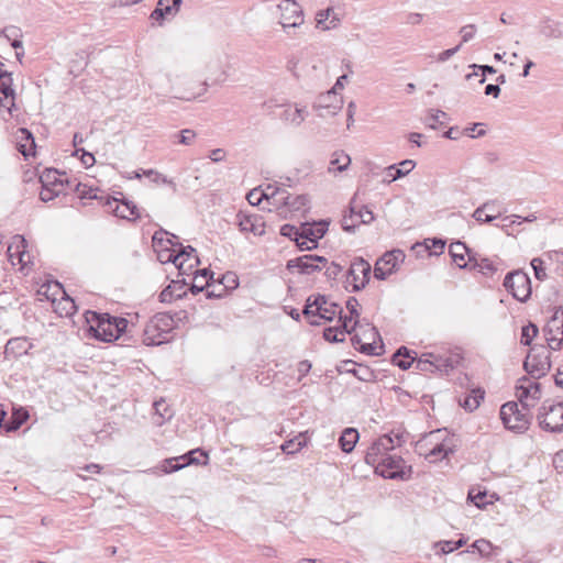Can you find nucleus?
<instances>
[{"label":"nucleus","mask_w":563,"mask_h":563,"mask_svg":"<svg viewBox=\"0 0 563 563\" xmlns=\"http://www.w3.org/2000/svg\"><path fill=\"white\" fill-rule=\"evenodd\" d=\"M86 321L92 335L103 342H112L128 328V320L121 317H111L109 313L96 311L86 312Z\"/></svg>","instance_id":"1"},{"label":"nucleus","mask_w":563,"mask_h":563,"mask_svg":"<svg viewBox=\"0 0 563 563\" xmlns=\"http://www.w3.org/2000/svg\"><path fill=\"white\" fill-rule=\"evenodd\" d=\"M528 410L522 407L519 409V405L515 401H508L500 408V419L504 427L516 433H523L529 429L532 416Z\"/></svg>","instance_id":"2"},{"label":"nucleus","mask_w":563,"mask_h":563,"mask_svg":"<svg viewBox=\"0 0 563 563\" xmlns=\"http://www.w3.org/2000/svg\"><path fill=\"white\" fill-rule=\"evenodd\" d=\"M523 368L534 379L544 377L551 368L548 347L542 344L532 345L523 362Z\"/></svg>","instance_id":"3"},{"label":"nucleus","mask_w":563,"mask_h":563,"mask_svg":"<svg viewBox=\"0 0 563 563\" xmlns=\"http://www.w3.org/2000/svg\"><path fill=\"white\" fill-rule=\"evenodd\" d=\"M172 318L165 314L153 317L145 325L143 332V343L145 345H161L167 341V335L172 329Z\"/></svg>","instance_id":"4"},{"label":"nucleus","mask_w":563,"mask_h":563,"mask_svg":"<svg viewBox=\"0 0 563 563\" xmlns=\"http://www.w3.org/2000/svg\"><path fill=\"white\" fill-rule=\"evenodd\" d=\"M375 472L389 479H402L407 481L411 476V466L406 465L401 456L388 455L374 465Z\"/></svg>","instance_id":"5"},{"label":"nucleus","mask_w":563,"mask_h":563,"mask_svg":"<svg viewBox=\"0 0 563 563\" xmlns=\"http://www.w3.org/2000/svg\"><path fill=\"white\" fill-rule=\"evenodd\" d=\"M539 426L550 432L563 431V404L544 401L538 413Z\"/></svg>","instance_id":"6"},{"label":"nucleus","mask_w":563,"mask_h":563,"mask_svg":"<svg viewBox=\"0 0 563 563\" xmlns=\"http://www.w3.org/2000/svg\"><path fill=\"white\" fill-rule=\"evenodd\" d=\"M504 287L520 302H526L531 296V280L523 271H514L506 275Z\"/></svg>","instance_id":"7"},{"label":"nucleus","mask_w":563,"mask_h":563,"mask_svg":"<svg viewBox=\"0 0 563 563\" xmlns=\"http://www.w3.org/2000/svg\"><path fill=\"white\" fill-rule=\"evenodd\" d=\"M371 271L372 267L367 261L362 257L355 258L347 271L345 288L349 289L351 286V291L354 292L365 288L369 282Z\"/></svg>","instance_id":"8"},{"label":"nucleus","mask_w":563,"mask_h":563,"mask_svg":"<svg viewBox=\"0 0 563 563\" xmlns=\"http://www.w3.org/2000/svg\"><path fill=\"white\" fill-rule=\"evenodd\" d=\"M277 8L280 12L279 24L287 34H289V29H296L303 24V11L296 0H282Z\"/></svg>","instance_id":"9"},{"label":"nucleus","mask_w":563,"mask_h":563,"mask_svg":"<svg viewBox=\"0 0 563 563\" xmlns=\"http://www.w3.org/2000/svg\"><path fill=\"white\" fill-rule=\"evenodd\" d=\"M544 338L551 350H560L563 343V310H556L543 328Z\"/></svg>","instance_id":"10"},{"label":"nucleus","mask_w":563,"mask_h":563,"mask_svg":"<svg viewBox=\"0 0 563 563\" xmlns=\"http://www.w3.org/2000/svg\"><path fill=\"white\" fill-rule=\"evenodd\" d=\"M404 260L405 253L401 250L386 252L375 264L374 277L379 280H385Z\"/></svg>","instance_id":"11"},{"label":"nucleus","mask_w":563,"mask_h":563,"mask_svg":"<svg viewBox=\"0 0 563 563\" xmlns=\"http://www.w3.org/2000/svg\"><path fill=\"white\" fill-rule=\"evenodd\" d=\"M323 266L328 264V260L323 256L307 254L287 262V269L297 268L300 274L310 275L314 272H319Z\"/></svg>","instance_id":"12"},{"label":"nucleus","mask_w":563,"mask_h":563,"mask_svg":"<svg viewBox=\"0 0 563 563\" xmlns=\"http://www.w3.org/2000/svg\"><path fill=\"white\" fill-rule=\"evenodd\" d=\"M394 448L395 444L393 438L389 434H384L368 448L365 455V462L368 465L374 466L378 462L383 461L384 457L390 455L389 451Z\"/></svg>","instance_id":"13"},{"label":"nucleus","mask_w":563,"mask_h":563,"mask_svg":"<svg viewBox=\"0 0 563 563\" xmlns=\"http://www.w3.org/2000/svg\"><path fill=\"white\" fill-rule=\"evenodd\" d=\"M517 397L521 407L525 410L532 407L533 404H529V399L538 400L541 397V385L538 382H533L528 377H522L519 379V384L517 385Z\"/></svg>","instance_id":"14"},{"label":"nucleus","mask_w":563,"mask_h":563,"mask_svg":"<svg viewBox=\"0 0 563 563\" xmlns=\"http://www.w3.org/2000/svg\"><path fill=\"white\" fill-rule=\"evenodd\" d=\"M235 224L242 233H253L255 236L265 234V222L261 216L240 211L235 216Z\"/></svg>","instance_id":"15"},{"label":"nucleus","mask_w":563,"mask_h":563,"mask_svg":"<svg viewBox=\"0 0 563 563\" xmlns=\"http://www.w3.org/2000/svg\"><path fill=\"white\" fill-rule=\"evenodd\" d=\"M13 79L11 73H0V106L5 108L10 113L14 108L15 92L12 88Z\"/></svg>","instance_id":"16"},{"label":"nucleus","mask_w":563,"mask_h":563,"mask_svg":"<svg viewBox=\"0 0 563 563\" xmlns=\"http://www.w3.org/2000/svg\"><path fill=\"white\" fill-rule=\"evenodd\" d=\"M427 356L432 360L434 372L440 373H449L459 365L461 360L457 354L452 353L438 354L427 352Z\"/></svg>","instance_id":"17"},{"label":"nucleus","mask_w":563,"mask_h":563,"mask_svg":"<svg viewBox=\"0 0 563 563\" xmlns=\"http://www.w3.org/2000/svg\"><path fill=\"white\" fill-rule=\"evenodd\" d=\"M329 222L325 220H321L319 222L302 223V239L308 240L311 245L310 247L318 246V241L324 236L328 231Z\"/></svg>","instance_id":"18"},{"label":"nucleus","mask_w":563,"mask_h":563,"mask_svg":"<svg viewBox=\"0 0 563 563\" xmlns=\"http://www.w3.org/2000/svg\"><path fill=\"white\" fill-rule=\"evenodd\" d=\"M499 205L498 200H488L484 202L482 206L476 208L472 214V217L477 222H493L498 216L501 214L500 210H497V206Z\"/></svg>","instance_id":"19"},{"label":"nucleus","mask_w":563,"mask_h":563,"mask_svg":"<svg viewBox=\"0 0 563 563\" xmlns=\"http://www.w3.org/2000/svg\"><path fill=\"white\" fill-rule=\"evenodd\" d=\"M277 196H279L277 199L278 201L297 211L306 208L309 203V198L306 195L294 197L287 194L285 190H279L278 188H275L274 190H272V197Z\"/></svg>","instance_id":"20"},{"label":"nucleus","mask_w":563,"mask_h":563,"mask_svg":"<svg viewBox=\"0 0 563 563\" xmlns=\"http://www.w3.org/2000/svg\"><path fill=\"white\" fill-rule=\"evenodd\" d=\"M450 255L453 262L460 268H468L470 267V255H474L470 249L463 242H453L449 247Z\"/></svg>","instance_id":"21"},{"label":"nucleus","mask_w":563,"mask_h":563,"mask_svg":"<svg viewBox=\"0 0 563 563\" xmlns=\"http://www.w3.org/2000/svg\"><path fill=\"white\" fill-rule=\"evenodd\" d=\"M308 110L306 106L295 104V108L287 106L280 114V119L294 126H299L306 120Z\"/></svg>","instance_id":"22"},{"label":"nucleus","mask_w":563,"mask_h":563,"mask_svg":"<svg viewBox=\"0 0 563 563\" xmlns=\"http://www.w3.org/2000/svg\"><path fill=\"white\" fill-rule=\"evenodd\" d=\"M18 150L24 156L34 155L35 140L33 134L25 128H20L16 134Z\"/></svg>","instance_id":"23"},{"label":"nucleus","mask_w":563,"mask_h":563,"mask_svg":"<svg viewBox=\"0 0 563 563\" xmlns=\"http://www.w3.org/2000/svg\"><path fill=\"white\" fill-rule=\"evenodd\" d=\"M186 280H173L167 287H165L159 294V300L162 302H172L174 299H180L186 296Z\"/></svg>","instance_id":"24"},{"label":"nucleus","mask_w":563,"mask_h":563,"mask_svg":"<svg viewBox=\"0 0 563 563\" xmlns=\"http://www.w3.org/2000/svg\"><path fill=\"white\" fill-rule=\"evenodd\" d=\"M157 249V260L165 264V263H173L178 269L180 274H184V262H178L183 256L185 251L183 252H175V250H170L166 245L163 247H156Z\"/></svg>","instance_id":"25"},{"label":"nucleus","mask_w":563,"mask_h":563,"mask_svg":"<svg viewBox=\"0 0 563 563\" xmlns=\"http://www.w3.org/2000/svg\"><path fill=\"white\" fill-rule=\"evenodd\" d=\"M416 166V163L412 159H405L399 163V165H390L386 169V175L388 177V183L397 180L405 175L409 174Z\"/></svg>","instance_id":"26"},{"label":"nucleus","mask_w":563,"mask_h":563,"mask_svg":"<svg viewBox=\"0 0 563 563\" xmlns=\"http://www.w3.org/2000/svg\"><path fill=\"white\" fill-rule=\"evenodd\" d=\"M454 452V444L452 443V439L445 438L442 442L437 443L433 449L427 454V459L430 462H434L448 456L450 453Z\"/></svg>","instance_id":"27"},{"label":"nucleus","mask_w":563,"mask_h":563,"mask_svg":"<svg viewBox=\"0 0 563 563\" xmlns=\"http://www.w3.org/2000/svg\"><path fill=\"white\" fill-rule=\"evenodd\" d=\"M470 269H477L479 273H482L485 276H493L494 273L497 271L496 264L487 258V257H481L476 258V255H470Z\"/></svg>","instance_id":"28"},{"label":"nucleus","mask_w":563,"mask_h":563,"mask_svg":"<svg viewBox=\"0 0 563 563\" xmlns=\"http://www.w3.org/2000/svg\"><path fill=\"white\" fill-rule=\"evenodd\" d=\"M343 312L340 305L335 302H328V305L320 309V312H317L316 318H310L309 322L311 325H319L320 319L332 321L336 314H341Z\"/></svg>","instance_id":"29"},{"label":"nucleus","mask_w":563,"mask_h":563,"mask_svg":"<svg viewBox=\"0 0 563 563\" xmlns=\"http://www.w3.org/2000/svg\"><path fill=\"white\" fill-rule=\"evenodd\" d=\"M539 33L548 40H556L562 37L560 23L549 18H545L540 22Z\"/></svg>","instance_id":"30"},{"label":"nucleus","mask_w":563,"mask_h":563,"mask_svg":"<svg viewBox=\"0 0 563 563\" xmlns=\"http://www.w3.org/2000/svg\"><path fill=\"white\" fill-rule=\"evenodd\" d=\"M328 302L327 297L323 295L311 296L307 299L302 313L308 319L316 318L317 312H320V309L325 307Z\"/></svg>","instance_id":"31"},{"label":"nucleus","mask_w":563,"mask_h":563,"mask_svg":"<svg viewBox=\"0 0 563 563\" xmlns=\"http://www.w3.org/2000/svg\"><path fill=\"white\" fill-rule=\"evenodd\" d=\"M31 344L24 338H13L10 339L5 344L4 353L7 355H12L14 357L21 356L27 353Z\"/></svg>","instance_id":"32"},{"label":"nucleus","mask_w":563,"mask_h":563,"mask_svg":"<svg viewBox=\"0 0 563 563\" xmlns=\"http://www.w3.org/2000/svg\"><path fill=\"white\" fill-rule=\"evenodd\" d=\"M339 19L333 14V10L328 8L321 10L316 15V25L322 30H331L338 26Z\"/></svg>","instance_id":"33"},{"label":"nucleus","mask_w":563,"mask_h":563,"mask_svg":"<svg viewBox=\"0 0 563 563\" xmlns=\"http://www.w3.org/2000/svg\"><path fill=\"white\" fill-rule=\"evenodd\" d=\"M360 434L354 428H346L342 432L339 444L343 452L350 453L354 450L355 444L357 443Z\"/></svg>","instance_id":"34"},{"label":"nucleus","mask_w":563,"mask_h":563,"mask_svg":"<svg viewBox=\"0 0 563 563\" xmlns=\"http://www.w3.org/2000/svg\"><path fill=\"white\" fill-rule=\"evenodd\" d=\"M351 164L350 156L343 151H335L329 163V172H343Z\"/></svg>","instance_id":"35"},{"label":"nucleus","mask_w":563,"mask_h":563,"mask_svg":"<svg viewBox=\"0 0 563 563\" xmlns=\"http://www.w3.org/2000/svg\"><path fill=\"white\" fill-rule=\"evenodd\" d=\"M180 459H181L183 463L185 464V467L188 465H192V464L206 465L208 463V454L201 449H194V450L189 451L188 453L180 455Z\"/></svg>","instance_id":"36"},{"label":"nucleus","mask_w":563,"mask_h":563,"mask_svg":"<svg viewBox=\"0 0 563 563\" xmlns=\"http://www.w3.org/2000/svg\"><path fill=\"white\" fill-rule=\"evenodd\" d=\"M484 399V391L481 389L472 390V394H467L463 399H460V406L465 410L474 411L478 408L481 401Z\"/></svg>","instance_id":"37"},{"label":"nucleus","mask_w":563,"mask_h":563,"mask_svg":"<svg viewBox=\"0 0 563 563\" xmlns=\"http://www.w3.org/2000/svg\"><path fill=\"white\" fill-rule=\"evenodd\" d=\"M101 205L107 208V211L114 214L115 217H119L121 219H128L129 216L124 213L123 211H120V199L115 197L110 196H100L99 199Z\"/></svg>","instance_id":"38"},{"label":"nucleus","mask_w":563,"mask_h":563,"mask_svg":"<svg viewBox=\"0 0 563 563\" xmlns=\"http://www.w3.org/2000/svg\"><path fill=\"white\" fill-rule=\"evenodd\" d=\"M153 406L155 410V416L157 417L155 419V423L158 426H162L166 420H169L174 415L173 410L169 408V406L166 404L164 399L155 401Z\"/></svg>","instance_id":"39"},{"label":"nucleus","mask_w":563,"mask_h":563,"mask_svg":"<svg viewBox=\"0 0 563 563\" xmlns=\"http://www.w3.org/2000/svg\"><path fill=\"white\" fill-rule=\"evenodd\" d=\"M27 418L29 413L26 411L14 412L8 421H3L4 433L16 431L26 421Z\"/></svg>","instance_id":"40"},{"label":"nucleus","mask_w":563,"mask_h":563,"mask_svg":"<svg viewBox=\"0 0 563 563\" xmlns=\"http://www.w3.org/2000/svg\"><path fill=\"white\" fill-rule=\"evenodd\" d=\"M60 174L56 169H45L40 176L42 186L49 187H63V179Z\"/></svg>","instance_id":"41"},{"label":"nucleus","mask_w":563,"mask_h":563,"mask_svg":"<svg viewBox=\"0 0 563 563\" xmlns=\"http://www.w3.org/2000/svg\"><path fill=\"white\" fill-rule=\"evenodd\" d=\"M356 208V200L353 198L350 203V213L345 214L342 219V229L346 232H354L355 228L358 225L357 219L355 218Z\"/></svg>","instance_id":"42"},{"label":"nucleus","mask_w":563,"mask_h":563,"mask_svg":"<svg viewBox=\"0 0 563 563\" xmlns=\"http://www.w3.org/2000/svg\"><path fill=\"white\" fill-rule=\"evenodd\" d=\"M538 333H539L538 327L534 323L529 322L527 325H523L521 329L520 343L522 345L530 346L533 339L538 335Z\"/></svg>","instance_id":"43"},{"label":"nucleus","mask_w":563,"mask_h":563,"mask_svg":"<svg viewBox=\"0 0 563 563\" xmlns=\"http://www.w3.org/2000/svg\"><path fill=\"white\" fill-rule=\"evenodd\" d=\"M441 119H448V114L442 110H431L429 115L426 118V124L428 128L435 130L438 125H443L444 121Z\"/></svg>","instance_id":"44"},{"label":"nucleus","mask_w":563,"mask_h":563,"mask_svg":"<svg viewBox=\"0 0 563 563\" xmlns=\"http://www.w3.org/2000/svg\"><path fill=\"white\" fill-rule=\"evenodd\" d=\"M120 211H123L129 216L126 220L134 221L140 218L137 206L133 201L122 198L120 199Z\"/></svg>","instance_id":"45"},{"label":"nucleus","mask_w":563,"mask_h":563,"mask_svg":"<svg viewBox=\"0 0 563 563\" xmlns=\"http://www.w3.org/2000/svg\"><path fill=\"white\" fill-rule=\"evenodd\" d=\"M144 175L150 177L153 183H156V184L162 183L164 185L169 186L173 189V191H177V185L175 184V181L173 179H168L163 174H161L154 169H148V170L144 172Z\"/></svg>","instance_id":"46"},{"label":"nucleus","mask_w":563,"mask_h":563,"mask_svg":"<svg viewBox=\"0 0 563 563\" xmlns=\"http://www.w3.org/2000/svg\"><path fill=\"white\" fill-rule=\"evenodd\" d=\"M323 338L325 341L331 343L343 342L345 340L344 331H341V328L338 327L325 328L323 331Z\"/></svg>","instance_id":"47"},{"label":"nucleus","mask_w":563,"mask_h":563,"mask_svg":"<svg viewBox=\"0 0 563 563\" xmlns=\"http://www.w3.org/2000/svg\"><path fill=\"white\" fill-rule=\"evenodd\" d=\"M356 214L355 218L357 219V224H368L372 221H374V213L372 210H369L366 206L358 205L356 202Z\"/></svg>","instance_id":"48"},{"label":"nucleus","mask_w":563,"mask_h":563,"mask_svg":"<svg viewBox=\"0 0 563 563\" xmlns=\"http://www.w3.org/2000/svg\"><path fill=\"white\" fill-rule=\"evenodd\" d=\"M280 234L292 241H300V239H302V225L297 228L292 224L286 223L280 228Z\"/></svg>","instance_id":"49"},{"label":"nucleus","mask_w":563,"mask_h":563,"mask_svg":"<svg viewBox=\"0 0 563 563\" xmlns=\"http://www.w3.org/2000/svg\"><path fill=\"white\" fill-rule=\"evenodd\" d=\"M185 467L180 456L166 459L163 462L162 470L164 473H174Z\"/></svg>","instance_id":"50"},{"label":"nucleus","mask_w":563,"mask_h":563,"mask_svg":"<svg viewBox=\"0 0 563 563\" xmlns=\"http://www.w3.org/2000/svg\"><path fill=\"white\" fill-rule=\"evenodd\" d=\"M183 0H158V5L167 15H174L179 11Z\"/></svg>","instance_id":"51"},{"label":"nucleus","mask_w":563,"mask_h":563,"mask_svg":"<svg viewBox=\"0 0 563 563\" xmlns=\"http://www.w3.org/2000/svg\"><path fill=\"white\" fill-rule=\"evenodd\" d=\"M75 190L80 199H99V196L97 195V188L93 189L87 185L78 183Z\"/></svg>","instance_id":"52"},{"label":"nucleus","mask_w":563,"mask_h":563,"mask_svg":"<svg viewBox=\"0 0 563 563\" xmlns=\"http://www.w3.org/2000/svg\"><path fill=\"white\" fill-rule=\"evenodd\" d=\"M415 368L420 372H430L434 373L432 360L427 356V353H423L420 358L413 362Z\"/></svg>","instance_id":"53"},{"label":"nucleus","mask_w":563,"mask_h":563,"mask_svg":"<svg viewBox=\"0 0 563 563\" xmlns=\"http://www.w3.org/2000/svg\"><path fill=\"white\" fill-rule=\"evenodd\" d=\"M303 444L305 442L299 439H291L282 445V450L285 454H295L301 450Z\"/></svg>","instance_id":"54"},{"label":"nucleus","mask_w":563,"mask_h":563,"mask_svg":"<svg viewBox=\"0 0 563 563\" xmlns=\"http://www.w3.org/2000/svg\"><path fill=\"white\" fill-rule=\"evenodd\" d=\"M473 549L477 550L482 556H488L493 549V544L485 539H479L473 542L471 545Z\"/></svg>","instance_id":"55"},{"label":"nucleus","mask_w":563,"mask_h":563,"mask_svg":"<svg viewBox=\"0 0 563 563\" xmlns=\"http://www.w3.org/2000/svg\"><path fill=\"white\" fill-rule=\"evenodd\" d=\"M271 186L267 187V190L266 191H260L257 189H253L249 192L247 195V200L251 205L253 206H257L261 203L262 199L265 197V198H268L269 196V192L268 190H271ZM271 196H272V192H271Z\"/></svg>","instance_id":"56"},{"label":"nucleus","mask_w":563,"mask_h":563,"mask_svg":"<svg viewBox=\"0 0 563 563\" xmlns=\"http://www.w3.org/2000/svg\"><path fill=\"white\" fill-rule=\"evenodd\" d=\"M60 192H62V190L57 187L42 186V190L40 192V199L43 202H48V201H52L55 197H57Z\"/></svg>","instance_id":"57"},{"label":"nucleus","mask_w":563,"mask_h":563,"mask_svg":"<svg viewBox=\"0 0 563 563\" xmlns=\"http://www.w3.org/2000/svg\"><path fill=\"white\" fill-rule=\"evenodd\" d=\"M530 264L534 272L536 278L541 282L547 278V273L543 267V261L540 257H534Z\"/></svg>","instance_id":"58"},{"label":"nucleus","mask_w":563,"mask_h":563,"mask_svg":"<svg viewBox=\"0 0 563 563\" xmlns=\"http://www.w3.org/2000/svg\"><path fill=\"white\" fill-rule=\"evenodd\" d=\"M59 305H63V307L60 308V311H59L60 316L69 317L71 314H74L77 310L75 301L69 297L63 298V300L59 302Z\"/></svg>","instance_id":"59"},{"label":"nucleus","mask_w":563,"mask_h":563,"mask_svg":"<svg viewBox=\"0 0 563 563\" xmlns=\"http://www.w3.org/2000/svg\"><path fill=\"white\" fill-rule=\"evenodd\" d=\"M21 36H22L21 29L18 26H14V25L5 26L0 31V37H4L8 41H13V38L21 37Z\"/></svg>","instance_id":"60"},{"label":"nucleus","mask_w":563,"mask_h":563,"mask_svg":"<svg viewBox=\"0 0 563 563\" xmlns=\"http://www.w3.org/2000/svg\"><path fill=\"white\" fill-rule=\"evenodd\" d=\"M321 266L322 268H325L324 274L329 279H335L342 272V267L334 262H328V264H325L324 266L323 264H321Z\"/></svg>","instance_id":"61"},{"label":"nucleus","mask_w":563,"mask_h":563,"mask_svg":"<svg viewBox=\"0 0 563 563\" xmlns=\"http://www.w3.org/2000/svg\"><path fill=\"white\" fill-rule=\"evenodd\" d=\"M79 153H81L80 161L85 167H90L95 164V156L91 153L85 151L84 148H76L74 155L78 156Z\"/></svg>","instance_id":"62"},{"label":"nucleus","mask_w":563,"mask_h":563,"mask_svg":"<svg viewBox=\"0 0 563 563\" xmlns=\"http://www.w3.org/2000/svg\"><path fill=\"white\" fill-rule=\"evenodd\" d=\"M196 139V132L190 129H185L179 133V143L184 145L192 144Z\"/></svg>","instance_id":"63"},{"label":"nucleus","mask_w":563,"mask_h":563,"mask_svg":"<svg viewBox=\"0 0 563 563\" xmlns=\"http://www.w3.org/2000/svg\"><path fill=\"white\" fill-rule=\"evenodd\" d=\"M476 26L474 24L464 25L461 27L462 43H467L475 35Z\"/></svg>","instance_id":"64"}]
</instances>
